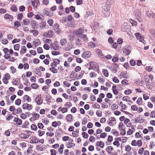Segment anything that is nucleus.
Returning <instances> with one entry per match:
<instances>
[{
	"label": "nucleus",
	"mask_w": 155,
	"mask_h": 155,
	"mask_svg": "<svg viewBox=\"0 0 155 155\" xmlns=\"http://www.w3.org/2000/svg\"><path fill=\"white\" fill-rule=\"evenodd\" d=\"M84 28L81 27L74 31L76 35L79 38H86V35L84 34Z\"/></svg>",
	"instance_id": "1"
},
{
	"label": "nucleus",
	"mask_w": 155,
	"mask_h": 155,
	"mask_svg": "<svg viewBox=\"0 0 155 155\" xmlns=\"http://www.w3.org/2000/svg\"><path fill=\"white\" fill-rule=\"evenodd\" d=\"M90 68L93 69L95 71H99V68L98 64L94 61H92L89 63Z\"/></svg>",
	"instance_id": "2"
},
{
	"label": "nucleus",
	"mask_w": 155,
	"mask_h": 155,
	"mask_svg": "<svg viewBox=\"0 0 155 155\" xmlns=\"http://www.w3.org/2000/svg\"><path fill=\"white\" fill-rule=\"evenodd\" d=\"M142 143L143 142L141 140H134L132 141L131 144L133 146L140 147L141 146Z\"/></svg>",
	"instance_id": "3"
},
{
	"label": "nucleus",
	"mask_w": 155,
	"mask_h": 155,
	"mask_svg": "<svg viewBox=\"0 0 155 155\" xmlns=\"http://www.w3.org/2000/svg\"><path fill=\"white\" fill-rule=\"evenodd\" d=\"M11 78V76L8 73H6L2 79L4 83L7 84L8 83V80Z\"/></svg>",
	"instance_id": "4"
},
{
	"label": "nucleus",
	"mask_w": 155,
	"mask_h": 155,
	"mask_svg": "<svg viewBox=\"0 0 155 155\" xmlns=\"http://www.w3.org/2000/svg\"><path fill=\"white\" fill-rule=\"evenodd\" d=\"M43 35L44 37H45L51 38L53 36L54 33L52 31L49 30L48 32H44Z\"/></svg>",
	"instance_id": "5"
},
{
	"label": "nucleus",
	"mask_w": 155,
	"mask_h": 155,
	"mask_svg": "<svg viewBox=\"0 0 155 155\" xmlns=\"http://www.w3.org/2000/svg\"><path fill=\"white\" fill-rule=\"evenodd\" d=\"M129 76L127 74V72L126 71H123L121 72L119 76V77L120 79L124 78L125 79H127L128 78Z\"/></svg>",
	"instance_id": "6"
},
{
	"label": "nucleus",
	"mask_w": 155,
	"mask_h": 155,
	"mask_svg": "<svg viewBox=\"0 0 155 155\" xmlns=\"http://www.w3.org/2000/svg\"><path fill=\"white\" fill-rule=\"evenodd\" d=\"M9 50L7 48H4L3 49V51L5 54L4 58L6 59H8L10 57V54L8 53Z\"/></svg>",
	"instance_id": "7"
},
{
	"label": "nucleus",
	"mask_w": 155,
	"mask_h": 155,
	"mask_svg": "<svg viewBox=\"0 0 155 155\" xmlns=\"http://www.w3.org/2000/svg\"><path fill=\"white\" fill-rule=\"evenodd\" d=\"M124 53L126 55H129L130 53V47L128 46H126L124 48L123 51Z\"/></svg>",
	"instance_id": "8"
},
{
	"label": "nucleus",
	"mask_w": 155,
	"mask_h": 155,
	"mask_svg": "<svg viewBox=\"0 0 155 155\" xmlns=\"http://www.w3.org/2000/svg\"><path fill=\"white\" fill-rule=\"evenodd\" d=\"M22 107L24 110L27 109L28 110H31L32 108V105L28 104L27 103L23 104L22 105Z\"/></svg>",
	"instance_id": "9"
},
{
	"label": "nucleus",
	"mask_w": 155,
	"mask_h": 155,
	"mask_svg": "<svg viewBox=\"0 0 155 155\" xmlns=\"http://www.w3.org/2000/svg\"><path fill=\"white\" fill-rule=\"evenodd\" d=\"M123 41L122 39H114V41L113 42V47L114 48H117V44H120L122 43Z\"/></svg>",
	"instance_id": "10"
},
{
	"label": "nucleus",
	"mask_w": 155,
	"mask_h": 155,
	"mask_svg": "<svg viewBox=\"0 0 155 155\" xmlns=\"http://www.w3.org/2000/svg\"><path fill=\"white\" fill-rule=\"evenodd\" d=\"M91 55V53L89 51L84 52L81 55L82 57L84 58H88Z\"/></svg>",
	"instance_id": "11"
},
{
	"label": "nucleus",
	"mask_w": 155,
	"mask_h": 155,
	"mask_svg": "<svg viewBox=\"0 0 155 155\" xmlns=\"http://www.w3.org/2000/svg\"><path fill=\"white\" fill-rule=\"evenodd\" d=\"M35 101L37 104L38 105H41L43 102V101L41 99V95H38L35 98Z\"/></svg>",
	"instance_id": "12"
},
{
	"label": "nucleus",
	"mask_w": 155,
	"mask_h": 155,
	"mask_svg": "<svg viewBox=\"0 0 155 155\" xmlns=\"http://www.w3.org/2000/svg\"><path fill=\"white\" fill-rule=\"evenodd\" d=\"M73 140L72 139L69 140L66 145L67 147L68 148H70L75 146V144L73 143Z\"/></svg>",
	"instance_id": "13"
},
{
	"label": "nucleus",
	"mask_w": 155,
	"mask_h": 155,
	"mask_svg": "<svg viewBox=\"0 0 155 155\" xmlns=\"http://www.w3.org/2000/svg\"><path fill=\"white\" fill-rule=\"evenodd\" d=\"M129 26L128 25L127 23L124 22L121 26V30L122 31H127L129 29Z\"/></svg>",
	"instance_id": "14"
},
{
	"label": "nucleus",
	"mask_w": 155,
	"mask_h": 155,
	"mask_svg": "<svg viewBox=\"0 0 155 155\" xmlns=\"http://www.w3.org/2000/svg\"><path fill=\"white\" fill-rule=\"evenodd\" d=\"M31 101V98L28 95H26L23 96L22 101L23 102H30Z\"/></svg>",
	"instance_id": "15"
},
{
	"label": "nucleus",
	"mask_w": 155,
	"mask_h": 155,
	"mask_svg": "<svg viewBox=\"0 0 155 155\" xmlns=\"http://www.w3.org/2000/svg\"><path fill=\"white\" fill-rule=\"evenodd\" d=\"M53 30L56 31L57 33H59L61 32V30L59 28V25L57 24H54L53 26Z\"/></svg>",
	"instance_id": "16"
},
{
	"label": "nucleus",
	"mask_w": 155,
	"mask_h": 155,
	"mask_svg": "<svg viewBox=\"0 0 155 155\" xmlns=\"http://www.w3.org/2000/svg\"><path fill=\"white\" fill-rule=\"evenodd\" d=\"M116 118L114 117H111L110 119V121L109 122V124L110 126H114L116 124Z\"/></svg>",
	"instance_id": "17"
},
{
	"label": "nucleus",
	"mask_w": 155,
	"mask_h": 155,
	"mask_svg": "<svg viewBox=\"0 0 155 155\" xmlns=\"http://www.w3.org/2000/svg\"><path fill=\"white\" fill-rule=\"evenodd\" d=\"M60 61L58 59H55L54 61L51 64V67H56L57 66L58 64L60 63Z\"/></svg>",
	"instance_id": "18"
},
{
	"label": "nucleus",
	"mask_w": 155,
	"mask_h": 155,
	"mask_svg": "<svg viewBox=\"0 0 155 155\" xmlns=\"http://www.w3.org/2000/svg\"><path fill=\"white\" fill-rule=\"evenodd\" d=\"M30 139L31 140L30 143H38V140L35 136L31 137Z\"/></svg>",
	"instance_id": "19"
},
{
	"label": "nucleus",
	"mask_w": 155,
	"mask_h": 155,
	"mask_svg": "<svg viewBox=\"0 0 155 155\" xmlns=\"http://www.w3.org/2000/svg\"><path fill=\"white\" fill-rule=\"evenodd\" d=\"M144 121V119L140 116H138L135 118V121L136 123H141Z\"/></svg>",
	"instance_id": "20"
},
{
	"label": "nucleus",
	"mask_w": 155,
	"mask_h": 155,
	"mask_svg": "<svg viewBox=\"0 0 155 155\" xmlns=\"http://www.w3.org/2000/svg\"><path fill=\"white\" fill-rule=\"evenodd\" d=\"M124 123L125 124L126 126L127 127H130L131 126L132 124L130 122V120L127 118L125 119Z\"/></svg>",
	"instance_id": "21"
},
{
	"label": "nucleus",
	"mask_w": 155,
	"mask_h": 155,
	"mask_svg": "<svg viewBox=\"0 0 155 155\" xmlns=\"http://www.w3.org/2000/svg\"><path fill=\"white\" fill-rule=\"evenodd\" d=\"M32 5L34 8H36L40 5L39 1L38 0H34L31 3Z\"/></svg>",
	"instance_id": "22"
},
{
	"label": "nucleus",
	"mask_w": 155,
	"mask_h": 155,
	"mask_svg": "<svg viewBox=\"0 0 155 155\" xmlns=\"http://www.w3.org/2000/svg\"><path fill=\"white\" fill-rule=\"evenodd\" d=\"M33 28L37 29L38 27V24L36 21L34 20H32L31 22Z\"/></svg>",
	"instance_id": "23"
},
{
	"label": "nucleus",
	"mask_w": 155,
	"mask_h": 155,
	"mask_svg": "<svg viewBox=\"0 0 155 155\" xmlns=\"http://www.w3.org/2000/svg\"><path fill=\"white\" fill-rule=\"evenodd\" d=\"M4 18L5 19L8 20L10 21H12L13 18V16L10 15L8 14H5V15Z\"/></svg>",
	"instance_id": "24"
},
{
	"label": "nucleus",
	"mask_w": 155,
	"mask_h": 155,
	"mask_svg": "<svg viewBox=\"0 0 155 155\" xmlns=\"http://www.w3.org/2000/svg\"><path fill=\"white\" fill-rule=\"evenodd\" d=\"M43 12L45 15L50 17L52 15L51 12L48 10V9H44L43 10Z\"/></svg>",
	"instance_id": "25"
},
{
	"label": "nucleus",
	"mask_w": 155,
	"mask_h": 155,
	"mask_svg": "<svg viewBox=\"0 0 155 155\" xmlns=\"http://www.w3.org/2000/svg\"><path fill=\"white\" fill-rule=\"evenodd\" d=\"M97 53L98 56L101 58H104L105 56L102 53L101 51L99 49H98L97 50Z\"/></svg>",
	"instance_id": "26"
},
{
	"label": "nucleus",
	"mask_w": 155,
	"mask_h": 155,
	"mask_svg": "<svg viewBox=\"0 0 155 155\" xmlns=\"http://www.w3.org/2000/svg\"><path fill=\"white\" fill-rule=\"evenodd\" d=\"M130 127H131V129H129L128 131L127 132V134L129 135H130L133 134V132L135 130V129L133 126H131Z\"/></svg>",
	"instance_id": "27"
},
{
	"label": "nucleus",
	"mask_w": 155,
	"mask_h": 155,
	"mask_svg": "<svg viewBox=\"0 0 155 155\" xmlns=\"http://www.w3.org/2000/svg\"><path fill=\"white\" fill-rule=\"evenodd\" d=\"M119 105L121 108V111H122L123 110H125L127 108V106L124 104H123L122 102L121 101Z\"/></svg>",
	"instance_id": "28"
},
{
	"label": "nucleus",
	"mask_w": 155,
	"mask_h": 155,
	"mask_svg": "<svg viewBox=\"0 0 155 155\" xmlns=\"http://www.w3.org/2000/svg\"><path fill=\"white\" fill-rule=\"evenodd\" d=\"M73 18L71 15H69L66 17L64 18V22H66L68 21H71Z\"/></svg>",
	"instance_id": "29"
},
{
	"label": "nucleus",
	"mask_w": 155,
	"mask_h": 155,
	"mask_svg": "<svg viewBox=\"0 0 155 155\" xmlns=\"http://www.w3.org/2000/svg\"><path fill=\"white\" fill-rule=\"evenodd\" d=\"M30 135H27L25 134L22 133L19 135V137L22 139H26L29 137Z\"/></svg>",
	"instance_id": "30"
},
{
	"label": "nucleus",
	"mask_w": 155,
	"mask_h": 155,
	"mask_svg": "<svg viewBox=\"0 0 155 155\" xmlns=\"http://www.w3.org/2000/svg\"><path fill=\"white\" fill-rule=\"evenodd\" d=\"M31 115L35 120L38 119L40 117V115L39 114H37L35 112H33L32 113Z\"/></svg>",
	"instance_id": "31"
},
{
	"label": "nucleus",
	"mask_w": 155,
	"mask_h": 155,
	"mask_svg": "<svg viewBox=\"0 0 155 155\" xmlns=\"http://www.w3.org/2000/svg\"><path fill=\"white\" fill-rule=\"evenodd\" d=\"M141 14L140 11L139 10H137L135 12V16L138 19L140 18Z\"/></svg>",
	"instance_id": "32"
},
{
	"label": "nucleus",
	"mask_w": 155,
	"mask_h": 155,
	"mask_svg": "<svg viewBox=\"0 0 155 155\" xmlns=\"http://www.w3.org/2000/svg\"><path fill=\"white\" fill-rule=\"evenodd\" d=\"M56 67H51L49 68V70L50 71L54 73H56L58 72L57 69L56 68Z\"/></svg>",
	"instance_id": "33"
},
{
	"label": "nucleus",
	"mask_w": 155,
	"mask_h": 155,
	"mask_svg": "<svg viewBox=\"0 0 155 155\" xmlns=\"http://www.w3.org/2000/svg\"><path fill=\"white\" fill-rule=\"evenodd\" d=\"M27 49L25 46H23L20 51V53L21 54H24L26 51Z\"/></svg>",
	"instance_id": "34"
},
{
	"label": "nucleus",
	"mask_w": 155,
	"mask_h": 155,
	"mask_svg": "<svg viewBox=\"0 0 155 155\" xmlns=\"http://www.w3.org/2000/svg\"><path fill=\"white\" fill-rule=\"evenodd\" d=\"M73 119V117L72 115L71 114H68L66 117V120L68 122H70L72 121Z\"/></svg>",
	"instance_id": "35"
},
{
	"label": "nucleus",
	"mask_w": 155,
	"mask_h": 155,
	"mask_svg": "<svg viewBox=\"0 0 155 155\" xmlns=\"http://www.w3.org/2000/svg\"><path fill=\"white\" fill-rule=\"evenodd\" d=\"M97 145L101 148H103L104 147V143L103 141H98L97 142Z\"/></svg>",
	"instance_id": "36"
},
{
	"label": "nucleus",
	"mask_w": 155,
	"mask_h": 155,
	"mask_svg": "<svg viewBox=\"0 0 155 155\" xmlns=\"http://www.w3.org/2000/svg\"><path fill=\"white\" fill-rule=\"evenodd\" d=\"M137 39H144V37L143 36H141L139 33H137L135 34Z\"/></svg>",
	"instance_id": "37"
},
{
	"label": "nucleus",
	"mask_w": 155,
	"mask_h": 155,
	"mask_svg": "<svg viewBox=\"0 0 155 155\" xmlns=\"http://www.w3.org/2000/svg\"><path fill=\"white\" fill-rule=\"evenodd\" d=\"M39 28L40 29H43L45 28L46 27V22L45 21L39 23Z\"/></svg>",
	"instance_id": "38"
},
{
	"label": "nucleus",
	"mask_w": 155,
	"mask_h": 155,
	"mask_svg": "<svg viewBox=\"0 0 155 155\" xmlns=\"http://www.w3.org/2000/svg\"><path fill=\"white\" fill-rule=\"evenodd\" d=\"M64 146L63 144H61L60 146V147L58 150L59 153L61 154H62L63 151V149Z\"/></svg>",
	"instance_id": "39"
},
{
	"label": "nucleus",
	"mask_w": 155,
	"mask_h": 155,
	"mask_svg": "<svg viewBox=\"0 0 155 155\" xmlns=\"http://www.w3.org/2000/svg\"><path fill=\"white\" fill-rule=\"evenodd\" d=\"M9 53L12 55L13 54V55L15 56H18V53L16 52H14L12 49H10L9 50Z\"/></svg>",
	"instance_id": "40"
},
{
	"label": "nucleus",
	"mask_w": 155,
	"mask_h": 155,
	"mask_svg": "<svg viewBox=\"0 0 155 155\" xmlns=\"http://www.w3.org/2000/svg\"><path fill=\"white\" fill-rule=\"evenodd\" d=\"M72 45L68 43L67 45H66L65 49L67 51H68L71 49L72 48Z\"/></svg>",
	"instance_id": "41"
},
{
	"label": "nucleus",
	"mask_w": 155,
	"mask_h": 155,
	"mask_svg": "<svg viewBox=\"0 0 155 155\" xmlns=\"http://www.w3.org/2000/svg\"><path fill=\"white\" fill-rule=\"evenodd\" d=\"M129 21L132 26H136L137 24V22L133 20L132 19H130L129 20Z\"/></svg>",
	"instance_id": "42"
},
{
	"label": "nucleus",
	"mask_w": 155,
	"mask_h": 155,
	"mask_svg": "<svg viewBox=\"0 0 155 155\" xmlns=\"http://www.w3.org/2000/svg\"><path fill=\"white\" fill-rule=\"evenodd\" d=\"M122 99L123 101H125L128 102H130L131 101L130 97L127 96H124L123 97Z\"/></svg>",
	"instance_id": "43"
},
{
	"label": "nucleus",
	"mask_w": 155,
	"mask_h": 155,
	"mask_svg": "<svg viewBox=\"0 0 155 155\" xmlns=\"http://www.w3.org/2000/svg\"><path fill=\"white\" fill-rule=\"evenodd\" d=\"M102 72L104 75L106 77H107L109 75L108 72V71L106 69H103Z\"/></svg>",
	"instance_id": "44"
},
{
	"label": "nucleus",
	"mask_w": 155,
	"mask_h": 155,
	"mask_svg": "<svg viewBox=\"0 0 155 155\" xmlns=\"http://www.w3.org/2000/svg\"><path fill=\"white\" fill-rule=\"evenodd\" d=\"M113 147L111 146L108 147L106 148V151L108 153H111V152H110V151L112 150H113Z\"/></svg>",
	"instance_id": "45"
},
{
	"label": "nucleus",
	"mask_w": 155,
	"mask_h": 155,
	"mask_svg": "<svg viewBox=\"0 0 155 155\" xmlns=\"http://www.w3.org/2000/svg\"><path fill=\"white\" fill-rule=\"evenodd\" d=\"M11 10L13 12H16L17 11L18 9L15 5H13L11 7Z\"/></svg>",
	"instance_id": "46"
},
{
	"label": "nucleus",
	"mask_w": 155,
	"mask_h": 155,
	"mask_svg": "<svg viewBox=\"0 0 155 155\" xmlns=\"http://www.w3.org/2000/svg\"><path fill=\"white\" fill-rule=\"evenodd\" d=\"M20 147L22 148H25L27 146V144L24 142H21L20 143Z\"/></svg>",
	"instance_id": "47"
},
{
	"label": "nucleus",
	"mask_w": 155,
	"mask_h": 155,
	"mask_svg": "<svg viewBox=\"0 0 155 155\" xmlns=\"http://www.w3.org/2000/svg\"><path fill=\"white\" fill-rule=\"evenodd\" d=\"M23 24L26 25H28L29 24V22L28 20V19L27 18H25L23 20Z\"/></svg>",
	"instance_id": "48"
},
{
	"label": "nucleus",
	"mask_w": 155,
	"mask_h": 155,
	"mask_svg": "<svg viewBox=\"0 0 155 155\" xmlns=\"http://www.w3.org/2000/svg\"><path fill=\"white\" fill-rule=\"evenodd\" d=\"M111 108L112 110H115L118 108V106L116 104H113L111 106Z\"/></svg>",
	"instance_id": "49"
},
{
	"label": "nucleus",
	"mask_w": 155,
	"mask_h": 155,
	"mask_svg": "<svg viewBox=\"0 0 155 155\" xmlns=\"http://www.w3.org/2000/svg\"><path fill=\"white\" fill-rule=\"evenodd\" d=\"M21 24L18 21H15L14 23V26L15 27H18L21 26Z\"/></svg>",
	"instance_id": "50"
},
{
	"label": "nucleus",
	"mask_w": 155,
	"mask_h": 155,
	"mask_svg": "<svg viewBox=\"0 0 155 155\" xmlns=\"http://www.w3.org/2000/svg\"><path fill=\"white\" fill-rule=\"evenodd\" d=\"M20 45L18 44H17L14 45V49L15 51H18L19 49Z\"/></svg>",
	"instance_id": "51"
},
{
	"label": "nucleus",
	"mask_w": 155,
	"mask_h": 155,
	"mask_svg": "<svg viewBox=\"0 0 155 155\" xmlns=\"http://www.w3.org/2000/svg\"><path fill=\"white\" fill-rule=\"evenodd\" d=\"M119 58L117 56H114L112 58V61L113 62H117L119 60Z\"/></svg>",
	"instance_id": "52"
},
{
	"label": "nucleus",
	"mask_w": 155,
	"mask_h": 155,
	"mask_svg": "<svg viewBox=\"0 0 155 155\" xmlns=\"http://www.w3.org/2000/svg\"><path fill=\"white\" fill-rule=\"evenodd\" d=\"M38 136L39 137H41L45 134V132L41 130H39L38 131Z\"/></svg>",
	"instance_id": "53"
},
{
	"label": "nucleus",
	"mask_w": 155,
	"mask_h": 155,
	"mask_svg": "<svg viewBox=\"0 0 155 155\" xmlns=\"http://www.w3.org/2000/svg\"><path fill=\"white\" fill-rule=\"evenodd\" d=\"M144 151V148H140L138 150V153L139 154L142 155Z\"/></svg>",
	"instance_id": "54"
},
{
	"label": "nucleus",
	"mask_w": 155,
	"mask_h": 155,
	"mask_svg": "<svg viewBox=\"0 0 155 155\" xmlns=\"http://www.w3.org/2000/svg\"><path fill=\"white\" fill-rule=\"evenodd\" d=\"M10 69L11 73L13 74L15 73L16 71V69L13 66H11Z\"/></svg>",
	"instance_id": "55"
},
{
	"label": "nucleus",
	"mask_w": 155,
	"mask_h": 155,
	"mask_svg": "<svg viewBox=\"0 0 155 155\" xmlns=\"http://www.w3.org/2000/svg\"><path fill=\"white\" fill-rule=\"evenodd\" d=\"M88 46L91 48H94L95 46V44L93 42H89L88 44Z\"/></svg>",
	"instance_id": "56"
},
{
	"label": "nucleus",
	"mask_w": 155,
	"mask_h": 155,
	"mask_svg": "<svg viewBox=\"0 0 155 155\" xmlns=\"http://www.w3.org/2000/svg\"><path fill=\"white\" fill-rule=\"evenodd\" d=\"M47 22L50 26H52L54 23V21L52 19H49L47 21Z\"/></svg>",
	"instance_id": "57"
},
{
	"label": "nucleus",
	"mask_w": 155,
	"mask_h": 155,
	"mask_svg": "<svg viewBox=\"0 0 155 155\" xmlns=\"http://www.w3.org/2000/svg\"><path fill=\"white\" fill-rule=\"evenodd\" d=\"M13 117V116L12 114H8L7 117H6V120H9L12 119Z\"/></svg>",
	"instance_id": "58"
},
{
	"label": "nucleus",
	"mask_w": 155,
	"mask_h": 155,
	"mask_svg": "<svg viewBox=\"0 0 155 155\" xmlns=\"http://www.w3.org/2000/svg\"><path fill=\"white\" fill-rule=\"evenodd\" d=\"M31 129L33 130H36L37 129V127L36 125L32 124L31 126Z\"/></svg>",
	"instance_id": "59"
},
{
	"label": "nucleus",
	"mask_w": 155,
	"mask_h": 155,
	"mask_svg": "<svg viewBox=\"0 0 155 155\" xmlns=\"http://www.w3.org/2000/svg\"><path fill=\"white\" fill-rule=\"evenodd\" d=\"M152 68L150 66H147L145 70L148 72H150L152 71Z\"/></svg>",
	"instance_id": "60"
},
{
	"label": "nucleus",
	"mask_w": 155,
	"mask_h": 155,
	"mask_svg": "<svg viewBox=\"0 0 155 155\" xmlns=\"http://www.w3.org/2000/svg\"><path fill=\"white\" fill-rule=\"evenodd\" d=\"M142 99L141 97L139 98L137 100V104L139 105H140L142 102Z\"/></svg>",
	"instance_id": "61"
},
{
	"label": "nucleus",
	"mask_w": 155,
	"mask_h": 155,
	"mask_svg": "<svg viewBox=\"0 0 155 155\" xmlns=\"http://www.w3.org/2000/svg\"><path fill=\"white\" fill-rule=\"evenodd\" d=\"M96 114L98 117H101L102 116V112L100 110H97L96 112Z\"/></svg>",
	"instance_id": "62"
},
{
	"label": "nucleus",
	"mask_w": 155,
	"mask_h": 155,
	"mask_svg": "<svg viewBox=\"0 0 155 155\" xmlns=\"http://www.w3.org/2000/svg\"><path fill=\"white\" fill-rule=\"evenodd\" d=\"M131 149V147L129 145H127L125 146V150L127 152H129Z\"/></svg>",
	"instance_id": "63"
},
{
	"label": "nucleus",
	"mask_w": 155,
	"mask_h": 155,
	"mask_svg": "<svg viewBox=\"0 0 155 155\" xmlns=\"http://www.w3.org/2000/svg\"><path fill=\"white\" fill-rule=\"evenodd\" d=\"M112 80L113 81H114V83H118L119 82V81L117 78L114 76Z\"/></svg>",
	"instance_id": "64"
}]
</instances>
